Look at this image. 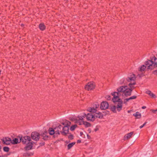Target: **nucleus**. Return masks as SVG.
Instances as JSON below:
<instances>
[{
	"instance_id": "nucleus-1",
	"label": "nucleus",
	"mask_w": 157,
	"mask_h": 157,
	"mask_svg": "<svg viewBox=\"0 0 157 157\" xmlns=\"http://www.w3.org/2000/svg\"><path fill=\"white\" fill-rule=\"evenodd\" d=\"M117 92L122 93L126 97L130 96L132 92V90L129 89L127 86H121L117 89Z\"/></svg>"
},
{
	"instance_id": "nucleus-2",
	"label": "nucleus",
	"mask_w": 157,
	"mask_h": 157,
	"mask_svg": "<svg viewBox=\"0 0 157 157\" xmlns=\"http://www.w3.org/2000/svg\"><path fill=\"white\" fill-rule=\"evenodd\" d=\"M152 60H148L145 62V64L147 66V69L152 70L157 67V58L154 56Z\"/></svg>"
},
{
	"instance_id": "nucleus-3",
	"label": "nucleus",
	"mask_w": 157,
	"mask_h": 157,
	"mask_svg": "<svg viewBox=\"0 0 157 157\" xmlns=\"http://www.w3.org/2000/svg\"><path fill=\"white\" fill-rule=\"evenodd\" d=\"M62 124L65 126L63 128V131L61 132L62 134L65 135L68 132L69 127L71 125V123L69 121L66 120Z\"/></svg>"
},
{
	"instance_id": "nucleus-4",
	"label": "nucleus",
	"mask_w": 157,
	"mask_h": 157,
	"mask_svg": "<svg viewBox=\"0 0 157 157\" xmlns=\"http://www.w3.org/2000/svg\"><path fill=\"white\" fill-rule=\"evenodd\" d=\"M86 117V114L83 113L80 114L78 116V117H75L73 118V120L75 121V122L77 123H78L79 125L82 124V122L83 121V118Z\"/></svg>"
},
{
	"instance_id": "nucleus-5",
	"label": "nucleus",
	"mask_w": 157,
	"mask_h": 157,
	"mask_svg": "<svg viewBox=\"0 0 157 157\" xmlns=\"http://www.w3.org/2000/svg\"><path fill=\"white\" fill-rule=\"evenodd\" d=\"M22 141V143L24 144H25L30 141H31V137L29 136H25L24 137H22L20 138L19 142Z\"/></svg>"
},
{
	"instance_id": "nucleus-6",
	"label": "nucleus",
	"mask_w": 157,
	"mask_h": 157,
	"mask_svg": "<svg viewBox=\"0 0 157 157\" xmlns=\"http://www.w3.org/2000/svg\"><path fill=\"white\" fill-rule=\"evenodd\" d=\"M118 92H115L112 93V95L113 96V98L112 99V101L114 102H119L121 101V100L119 98L118 95L120 94Z\"/></svg>"
},
{
	"instance_id": "nucleus-7",
	"label": "nucleus",
	"mask_w": 157,
	"mask_h": 157,
	"mask_svg": "<svg viewBox=\"0 0 157 157\" xmlns=\"http://www.w3.org/2000/svg\"><path fill=\"white\" fill-rule=\"evenodd\" d=\"M95 87L94 83L93 82H90L85 86V88L86 90L89 91L94 89Z\"/></svg>"
},
{
	"instance_id": "nucleus-8",
	"label": "nucleus",
	"mask_w": 157,
	"mask_h": 157,
	"mask_svg": "<svg viewBox=\"0 0 157 157\" xmlns=\"http://www.w3.org/2000/svg\"><path fill=\"white\" fill-rule=\"evenodd\" d=\"M31 136L33 140L38 141L39 139L40 135L37 132H34L32 133Z\"/></svg>"
},
{
	"instance_id": "nucleus-9",
	"label": "nucleus",
	"mask_w": 157,
	"mask_h": 157,
	"mask_svg": "<svg viewBox=\"0 0 157 157\" xmlns=\"http://www.w3.org/2000/svg\"><path fill=\"white\" fill-rule=\"evenodd\" d=\"M93 112H90L87 115L86 114V117L88 121H94V115L92 113Z\"/></svg>"
},
{
	"instance_id": "nucleus-10",
	"label": "nucleus",
	"mask_w": 157,
	"mask_h": 157,
	"mask_svg": "<svg viewBox=\"0 0 157 157\" xmlns=\"http://www.w3.org/2000/svg\"><path fill=\"white\" fill-rule=\"evenodd\" d=\"M3 144L8 145L11 143V140L10 138L6 137L3 138L1 139Z\"/></svg>"
},
{
	"instance_id": "nucleus-11",
	"label": "nucleus",
	"mask_w": 157,
	"mask_h": 157,
	"mask_svg": "<svg viewBox=\"0 0 157 157\" xmlns=\"http://www.w3.org/2000/svg\"><path fill=\"white\" fill-rule=\"evenodd\" d=\"M109 107V104L106 101H103L101 103L100 108L101 109L104 110L107 109Z\"/></svg>"
},
{
	"instance_id": "nucleus-12",
	"label": "nucleus",
	"mask_w": 157,
	"mask_h": 157,
	"mask_svg": "<svg viewBox=\"0 0 157 157\" xmlns=\"http://www.w3.org/2000/svg\"><path fill=\"white\" fill-rule=\"evenodd\" d=\"M26 144V145L25 147V150H29L32 149L33 145V143L32 141Z\"/></svg>"
},
{
	"instance_id": "nucleus-13",
	"label": "nucleus",
	"mask_w": 157,
	"mask_h": 157,
	"mask_svg": "<svg viewBox=\"0 0 157 157\" xmlns=\"http://www.w3.org/2000/svg\"><path fill=\"white\" fill-rule=\"evenodd\" d=\"M136 79V78L135 75L134 74H132L130 77H128L127 78V80L128 82H130V83L135 82V80Z\"/></svg>"
},
{
	"instance_id": "nucleus-14",
	"label": "nucleus",
	"mask_w": 157,
	"mask_h": 157,
	"mask_svg": "<svg viewBox=\"0 0 157 157\" xmlns=\"http://www.w3.org/2000/svg\"><path fill=\"white\" fill-rule=\"evenodd\" d=\"M99 107V105H95V107L94 108V107L93 108H90L88 109V111L90 112H93V113H96L97 111L96 109L98 108Z\"/></svg>"
},
{
	"instance_id": "nucleus-15",
	"label": "nucleus",
	"mask_w": 157,
	"mask_h": 157,
	"mask_svg": "<svg viewBox=\"0 0 157 157\" xmlns=\"http://www.w3.org/2000/svg\"><path fill=\"white\" fill-rule=\"evenodd\" d=\"M62 128V125H59V126L57 127H56L55 128V129L56 131V135H59L60 134V132H61V130Z\"/></svg>"
},
{
	"instance_id": "nucleus-16",
	"label": "nucleus",
	"mask_w": 157,
	"mask_h": 157,
	"mask_svg": "<svg viewBox=\"0 0 157 157\" xmlns=\"http://www.w3.org/2000/svg\"><path fill=\"white\" fill-rule=\"evenodd\" d=\"M122 101H119L118 102L117 105L116 106V109L119 112L121 110L122 108Z\"/></svg>"
},
{
	"instance_id": "nucleus-17",
	"label": "nucleus",
	"mask_w": 157,
	"mask_h": 157,
	"mask_svg": "<svg viewBox=\"0 0 157 157\" xmlns=\"http://www.w3.org/2000/svg\"><path fill=\"white\" fill-rule=\"evenodd\" d=\"M136 96H133L128 98H127L124 99V104H126L127 102L130 100L135 99L136 98Z\"/></svg>"
},
{
	"instance_id": "nucleus-18",
	"label": "nucleus",
	"mask_w": 157,
	"mask_h": 157,
	"mask_svg": "<svg viewBox=\"0 0 157 157\" xmlns=\"http://www.w3.org/2000/svg\"><path fill=\"white\" fill-rule=\"evenodd\" d=\"M133 133V132H131L127 134L124 137V140H126L127 139H129L131 137V136L132 135Z\"/></svg>"
},
{
	"instance_id": "nucleus-19",
	"label": "nucleus",
	"mask_w": 157,
	"mask_h": 157,
	"mask_svg": "<svg viewBox=\"0 0 157 157\" xmlns=\"http://www.w3.org/2000/svg\"><path fill=\"white\" fill-rule=\"evenodd\" d=\"M136 84V83L135 82H133L129 83L128 86L129 87V89L131 90L132 91V90L135 88V87L134 86Z\"/></svg>"
},
{
	"instance_id": "nucleus-20",
	"label": "nucleus",
	"mask_w": 157,
	"mask_h": 157,
	"mask_svg": "<svg viewBox=\"0 0 157 157\" xmlns=\"http://www.w3.org/2000/svg\"><path fill=\"white\" fill-rule=\"evenodd\" d=\"M146 93L147 94L151 96L152 98H155L156 97L155 95L153 93H152L150 90H147L146 91Z\"/></svg>"
},
{
	"instance_id": "nucleus-21",
	"label": "nucleus",
	"mask_w": 157,
	"mask_h": 157,
	"mask_svg": "<svg viewBox=\"0 0 157 157\" xmlns=\"http://www.w3.org/2000/svg\"><path fill=\"white\" fill-rule=\"evenodd\" d=\"M94 120H95L96 117L101 118H102L103 117L102 114L101 113H95V114H94Z\"/></svg>"
},
{
	"instance_id": "nucleus-22",
	"label": "nucleus",
	"mask_w": 157,
	"mask_h": 157,
	"mask_svg": "<svg viewBox=\"0 0 157 157\" xmlns=\"http://www.w3.org/2000/svg\"><path fill=\"white\" fill-rule=\"evenodd\" d=\"M48 131H49V134L50 135H52L54 134H56V131L55 130V129H54L52 128H49V130H48Z\"/></svg>"
},
{
	"instance_id": "nucleus-23",
	"label": "nucleus",
	"mask_w": 157,
	"mask_h": 157,
	"mask_svg": "<svg viewBox=\"0 0 157 157\" xmlns=\"http://www.w3.org/2000/svg\"><path fill=\"white\" fill-rule=\"evenodd\" d=\"M133 115L135 116L136 118L138 119L140 118L141 117V113L138 112H136L135 113H134Z\"/></svg>"
},
{
	"instance_id": "nucleus-24",
	"label": "nucleus",
	"mask_w": 157,
	"mask_h": 157,
	"mask_svg": "<svg viewBox=\"0 0 157 157\" xmlns=\"http://www.w3.org/2000/svg\"><path fill=\"white\" fill-rule=\"evenodd\" d=\"M20 142L19 140H18V139L17 138H15L12 140H11V143L13 144H16Z\"/></svg>"
},
{
	"instance_id": "nucleus-25",
	"label": "nucleus",
	"mask_w": 157,
	"mask_h": 157,
	"mask_svg": "<svg viewBox=\"0 0 157 157\" xmlns=\"http://www.w3.org/2000/svg\"><path fill=\"white\" fill-rule=\"evenodd\" d=\"M82 124H84L86 127H89L90 126V123L84 121L82 122Z\"/></svg>"
},
{
	"instance_id": "nucleus-26",
	"label": "nucleus",
	"mask_w": 157,
	"mask_h": 157,
	"mask_svg": "<svg viewBox=\"0 0 157 157\" xmlns=\"http://www.w3.org/2000/svg\"><path fill=\"white\" fill-rule=\"evenodd\" d=\"M39 28L40 30H44L45 29V26L44 24L41 23L39 25Z\"/></svg>"
},
{
	"instance_id": "nucleus-27",
	"label": "nucleus",
	"mask_w": 157,
	"mask_h": 157,
	"mask_svg": "<svg viewBox=\"0 0 157 157\" xmlns=\"http://www.w3.org/2000/svg\"><path fill=\"white\" fill-rule=\"evenodd\" d=\"M75 144V142H73L67 145V148L68 149H71Z\"/></svg>"
},
{
	"instance_id": "nucleus-28",
	"label": "nucleus",
	"mask_w": 157,
	"mask_h": 157,
	"mask_svg": "<svg viewBox=\"0 0 157 157\" xmlns=\"http://www.w3.org/2000/svg\"><path fill=\"white\" fill-rule=\"evenodd\" d=\"M116 106L115 105L112 106L110 107L111 110L114 113H116Z\"/></svg>"
},
{
	"instance_id": "nucleus-29",
	"label": "nucleus",
	"mask_w": 157,
	"mask_h": 157,
	"mask_svg": "<svg viewBox=\"0 0 157 157\" xmlns=\"http://www.w3.org/2000/svg\"><path fill=\"white\" fill-rule=\"evenodd\" d=\"M146 66L145 65H143L139 68V71H144L146 68Z\"/></svg>"
},
{
	"instance_id": "nucleus-30",
	"label": "nucleus",
	"mask_w": 157,
	"mask_h": 157,
	"mask_svg": "<svg viewBox=\"0 0 157 157\" xmlns=\"http://www.w3.org/2000/svg\"><path fill=\"white\" fill-rule=\"evenodd\" d=\"M3 149L4 151L6 152H8L10 149L9 148L7 147H4Z\"/></svg>"
},
{
	"instance_id": "nucleus-31",
	"label": "nucleus",
	"mask_w": 157,
	"mask_h": 157,
	"mask_svg": "<svg viewBox=\"0 0 157 157\" xmlns=\"http://www.w3.org/2000/svg\"><path fill=\"white\" fill-rule=\"evenodd\" d=\"M76 125H74L72 126L70 128V130H71V131H73V130H74L75 129V128H76Z\"/></svg>"
},
{
	"instance_id": "nucleus-32",
	"label": "nucleus",
	"mask_w": 157,
	"mask_h": 157,
	"mask_svg": "<svg viewBox=\"0 0 157 157\" xmlns=\"http://www.w3.org/2000/svg\"><path fill=\"white\" fill-rule=\"evenodd\" d=\"M105 98L108 100H110L111 99L110 96L109 95H106L105 97Z\"/></svg>"
},
{
	"instance_id": "nucleus-33",
	"label": "nucleus",
	"mask_w": 157,
	"mask_h": 157,
	"mask_svg": "<svg viewBox=\"0 0 157 157\" xmlns=\"http://www.w3.org/2000/svg\"><path fill=\"white\" fill-rule=\"evenodd\" d=\"M68 138L69 139L71 140L73 139V136L72 135H70L68 136Z\"/></svg>"
},
{
	"instance_id": "nucleus-34",
	"label": "nucleus",
	"mask_w": 157,
	"mask_h": 157,
	"mask_svg": "<svg viewBox=\"0 0 157 157\" xmlns=\"http://www.w3.org/2000/svg\"><path fill=\"white\" fill-rule=\"evenodd\" d=\"M157 111V109L155 110H152V111L154 113H155L156 111Z\"/></svg>"
},
{
	"instance_id": "nucleus-35",
	"label": "nucleus",
	"mask_w": 157,
	"mask_h": 157,
	"mask_svg": "<svg viewBox=\"0 0 157 157\" xmlns=\"http://www.w3.org/2000/svg\"><path fill=\"white\" fill-rule=\"evenodd\" d=\"M147 122H145V123L142 125V126H143V127L145 125L147 124Z\"/></svg>"
},
{
	"instance_id": "nucleus-36",
	"label": "nucleus",
	"mask_w": 157,
	"mask_h": 157,
	"mask_svg": "<svg viewBox=\"0 0 157 157\" xmlns=\"http://www.w3.org/2000/svg\"><path fill=\"white\" fill-rule=\"evenodd\" d=\"M147 122H145V123L142 125V126H143V127L145 125L147 124Z\"/></svg>"
},
{
	"instance_id": "nucleus-37",
	"label": "nucleus",
	"mask_w": 157,
	"mask_h": 157,
	"mask_svg": "<svg viewBox=\"0 0 157 157\" xmlns=\"http://www.w3.org/2000/svg\"><path fill=\"white\" fill-rule=\"evenodd\" d=\"M48 138V136H45V137H44L43 139H44V140H46Z\"/></svg>"
},
{
	"instance_id": "nucleus-38",
	"label": "nucleus",
	"mask_w": 157,
	"mask_h": 157,
	"mask_svg": "<svg viewBox=\"0 0 157 157\" xmlns=\"http://www.w3.org/2000/svg\"><path fill=\"white\" fill-rule=\"evenodd\" d=\"M142 109H145L146 108V107L145 106H143L142 107Z\"/></svg>"
},
{
	"instance_id": "nucleus-39",
	"label": "nucleus",
	"mask_w": 157,
	"mask_h": 157,
	"mask_svg": "<svg viewBox=\"0 0 157 157\" xmlns=\"http://www.w3.org/2000/svg\"><path fill=\"white\" fill-rule=\"evenodd\" d=\"M143 127V126H142V125L140 126V128H142Z\"/></svg>"
},
{
	"instance_id": "nucleus-40",
	"label": "nucleus",
	"mask_w": 157,
	"mask_h": 157,
	"mask_svg": "<svg viewBox=\"0 0 157 157\" xmlns=\"http://www.w3.org/2000/svg\"><path fill=\"white\" fill-rule=\"evenodd\" d=\"M131 110H128V111L127 112H128V113H129L131 112Z\"/></svg>"
},
{
	"instance_id": "nucleus-41",
	"label": "nucleus",
	"mask_w": 157,
	"mask_h": 157,
	"mask_svg": "<svg viewBox=\"0 0 157 157\" xmlns=\"http://www.w3.org/2000/svg\"><path fill=\"white\" fill-rule=\"evenodd\" d=\"M0 157H5L3 155H0Z\"/></svg>"
},
{
	"instance_id": "nucleus-42",
	"label": "nucleus",
	"mask_w": 157,
	"mask_h": 157,
	"mask_svg": "<svg viewBox=\"0 0 157 157\" xmlns=\"http://www.w3.org/2000/svg\"><path fill=\"white\" fill-rule=\"evenodd\" d=\"M80 142H81V141H80H80H79V140H78V143H80Z\"/></svg>"
},
{
	"instance_id": "nucleus-43",
	"label": "nucleus",
	"mask_w": 157,
	"mask_h": 157,
	"mask_svg": "<svg viewBox=\"0 0 157 157\" xmlns=\"http://www.w3.org/2000/svg\"><path fill=\"white\" fill-rule=\"evenodd\" d=\"M154 72H156V73H157V71H154Z\"/></svg>"
},
{
	"instance_id": "nucleus-44",
	"label": "nucleus",
	"mask_w": 157,
	"mask_h": 157,
	"mask_svg": "<svg viewBox=\"0 0 157 157\" xmlns=\"http://www.w3.org/2000/svg\"><path fill=\"white\" fill-rule=\"evenodd\" d=\"M82 134V133L80 132V135H81V134Z\"/></svg>"
},
{
	"instance_id": "nucleus-45",
	"label": "nucleus",
	"mask_w": 157,
	"mask_h": 157,
	"mask_svg": "<svg viewBox=\"0 0 157 157\" xmlns=\"http://www.w3.org/2000/svg\"><path fill=\"white\" fill-rule=\"evenodd\" d=\"M46 157H49V156L48 155H47V156H46Z\"/></svg>"
},
{
	"instance_id": "nucleus-46",
	"label": "nucleus",
	"mask_w": 157,
	"mask_h": 157,
	"mask_svg": "<svg viewBox=\"0 0 157 157\" xmlns=\"http://www.w3.org/2000/svg\"><path fill=\"white\" fill-rule=\"evenodd\" d=\"M156 56H157V54Z\"/></svg>"
}]
</instances>
